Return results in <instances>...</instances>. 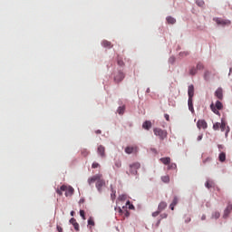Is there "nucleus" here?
<instances>
[{
  "label": "nucleus",
  "instance_id": "nucleus-29",
  "mask_svg": "<svg viewBox=\"0 0 232 232\" xmlns=\"http://www.w3.org/2000/svg\"><path fill=\"white\" fill-rule=\"evenodd\" d=\"M197 67H191L189 70V75H197Z\"/></svg>",
  "mask_w": 232,
  "mask_h": 232
},
{
  "label": "nucleus",
  "instance_id": "nucleus-14",
  "mask_svg": "<svg viewBox=\"0 0 232 232\" xmlns=\"http://www.w3.org/2000/svg\"><path fill=\"white\" fill-rule=\"evenodd\" d=\"M232 211V203H229L227 207V208L224 211V218H227V217H229V213H231Z\"/></svg>",
  "mask_w": 232,
  "mask_h": 232
},
{
  "label": "nucleus",
  "instance_id": "nucleus-48",
  "mask_svg": "<svg viewBox=\"0 0 232 232\" xmlns=\"http://www.w3.org/2000/svg\"><path fill=\"white\" fill-rule=\"evenodd\" d=\"M101 133H102V131H101V130H96L97 135H101Z\"/></svg>",
  "mask_w": 232,
  "mask_h": 232
},
{
  "label": "nucleus",
  "instance_id": "nucleus-2",
  "mask_svg": "<svg viewBox=\"0 0 232 232\" xmlns=\"http://www.w3.org/2000/svg\"><path fill=\"white\" fill-rule=\"evenodd\" d=\"M224 108V105L222 104V102H220V101H217L216 104H211L210 105V110L213 111V113H215L216 115H218L219 111L218 110H222Z\"/></svg>",
  "mask_w": 232,
  "mask_h": 232
},
{
  "label": "nucleus",
  "instance_id": "nucleus-6",
  "mask_svg": "<svg viewBox=\"0 0 232 232\" xmlns=\"http://www.w3.org/2000/svg\"><path fill=\"white\" fill-rule=\"evenodd\" d=\"M219 128H220L221 131H226L225 137H227V135L230 131V129H229V126H227V123H226V121L221 120V125Z\"/></svg>",
  "mask_w": 232,
  "mask_h": 232
},
{
  "label": "nucleus",
  "instance_id": "nucleus-30",
  "mask_svg": "<svg viewBox=\"0 0 232 232\" xmlns=\"http://www.w3.org/2000/svg\"><path fill=\"white\" fill-rule=\"evenodd\" d=\"M209 75H211V72L209 71H206L204 73L205 81H209Z\"/></svg>",
  "mask_w": 232,
  "mask_h": 232
},
{
  "label": "nucleus",
  "instance_id": "nucleus-1",
  "mask_svg": "<svg viewBox=\"0 0 232 232\" xmlns=\"http://www.w3.org/2000/svg\"><path fill=\"white\" fill-rule=\"evenodd\" d=\"M153 132L156 137H159L160 140H164V139H168V131L166 130H162L160 128H154Z\"/></svg>",
  "mask_w": 232,
  "mask_h": 232
},
{
  "label": "nucleus",
  "instance_id": "nucleus-23",
  "mask_svg": "<svg viewBox=\"0 0 232 232\" xmlns=\"http://www.w3.org/2000/svg\"><path fill=\"white\" fill-rule=\"evenodd\" d=\"M111 200H115V198H117L116 193L117 191L115 190V188H113V185H111Z\"/></svg>",
  "mask_w": 232,
  "mask_h": 232
},
{
  "label": "nucleus",
  "instance_id": "nucleus-40",
  "mask_svg": "<svg viewBox=\"0 0 232 232\" xmlns=\"http://www.w3.org/2000/svg\"><path fill=\"white\" fill-rule=\"evenodd\" d=\"M92 168L93 169H97V168H101V165H100L99 163H97V162H93L92 165Z\"/></svg>",
  "mask_w": 232,
  "mask_h": 232
},
{
  "label": "nucleus",
  "instance_id": "nucleus-31",
  "mask_svg": "<svg viewBox=\"0 0 232 232\" xmlns=\"http://www.w3.org/2000/svg\"><path fill=\"white\" fill-rule=\"evenodd\" d=\"M82 157H88L90 155V151H88V150H86V149H82Z\"/></svg>",
  "mask_w": 232,
  "mask_h": 232
},
{
  "label": "nucleus",
  "instance_id": "nucleus-55",
  "mask_svg": "<svg viewBox=\"0 0 232 232\" xmlns=\"http://www.w3.org/2000/svg\"><path fill=\"white\" fill-rule=\"evenodd\" d=\"M191 220V218H188V222Z\"/></svg>",
  "mask_w": 232,
  "mask_h": 232
},
{
  "label": "nucleus",
  "instance_id": "nucleus-25",
  "mask_svg": "<svg viewBox=\"0 0 232 232\" xmlns=\"http://www.w3.org/2000/svg\"><path fill=\"white\" fill-rule=\"evenodd\" d=\"M126 111V106H120L117 110L119 115H124V111Z\"/></svg>",
  "mask_w": 232,
  "mask_h": 232
},
{
  "label": "nucleus",
  "instance_id": "nucleus-34",
  "mask_svg": "<svg viewBox=\"0 0 232 232\" xmlns=\"http://www.w3.org/2000/svg\"><path fill=\"white\" fill-rule=\"evenodd\" d=\"M168 169H177V164L175 163H169L168 165Z\"/></svg>",
  "mask_w": 232,
  "mask_h": 232
},
{
  "label": "nucleus",
  "instance_id": "nucleus-32",
  "mask_svg": "<svg viewBox=\"0 0 232 232\" xmlns=\"http://www.w3.org/2000/svg\"><path fill=\"white\" fill-rule=\"evenodd\" d=\"M161 180L165 182V184H168L169 182V176H162Z\"/></svg>",
  "mask_w": 232,
  "mask_h": 232
},
{
  "label": "nucleus",
  "instance_id": "nucleus-8",
  "mask_svg": "<svg viewBox=\"0 0 232 232\" xmlns=\"http://www.w3.org/2000/svg\"><path fill=\"white\" fill-rule=\"evenodd\" d=\"M99 179H102V174H96V175L89 178L88 179L89 186H92V184H93L94 182H97L99 180Z\"/></svg>",
  "mask_w": 232,
  "mask_h": 232
},
{
  "label": "nucleus",
  "instance_id": "nucleus-16",
  "mask_svg": "<svg viewBox=\"0 0 232 232\" xmlns=\"http://www.w3.org/2000/svg\"><path fill=\"white\" fill-rule=\"evenodd\" d=\"M70 224H72V226H73L75 231H79L80 227H79V223H77V219H75L74 218H72L70 219Z\"/></svg>",
  "mask_w": 232,
  "mask_h": 232
},
{
  "label": "nucleus",
  "instance_id": "nucleus-22",
  "mask_svg": "<svg viewBox=\"0 0 232 232\" xmlns=\"http://www.w3.org/2000/svg\"><path fill=\"white\" fill-rule=\"evenodd\" d=\"M102 44L104 48H113L111 42H109L108 40H103Z\"/></svg>",
  "mask_w": 232,
  "mask_h": 232
},
{
  "label": "nucleus",
  "instance_id": "nucleus-49",
  "mask_svg": "<svg viewBox=\"0 0 232 232\" xmlns=\"http://www.w3.org/2000/svg\"><path fill=\"white\" fill-rule=\"evenodd\" d=\"M167 217H168V214H162V215H161V218H166Z\"/></svg>",
  "mask_w": 232,
  "mask_h": 232
},
{
  "label": "nucleus",
  "instance_id": "nucleus-50",
  "mask_svg": "<svg viewBox=\"0 0 232 232\" xmlns=\"http://www.w3.org/2000/svg\"><path fill=\"white\" fill-rule=\"evenodd\" d=\"M201 220H206V215H203V216L201 217Z\"/></svg>",
  "mask_w": 232,
  "mask_h": 232
},
{
  "label": "nucleus",
  "instance_id": "nucleus-51",
  "mask_svg": "<svg viewBox=\"0 0 232 232\" xmlns=\"http://www.w3.org/2000/svg\"><path fill=\"white\" fill-rule=\"evenodd\" d=\"M75 215V211H71V217H73Z\"/></svg>",
  "mask_w": 232,
  "mask_h": 232
},
{
  "label": "nucleus",
  "instance_id": "nucleus-9",
  "mask_svg": "<svg viewBox=\"0 0 232 232\" xmlns=\"http://www.w3.org/2000/svg\"><path fill=\"white\" fill-rule=\"evenodd\" d=\"M197 127L198 128V130H207L208 122H206L204 120H198L197 122Z\"/></svg>",
  "mask_w": 232,
  "mask_h": 232
},
{
  "label": "nucleus",
  "instance_id": "nucleus-39",
  "mask_svg": "<svg viewBox=\"0 0 232 232\" xmlns=\"http://www.w3.org/2000/svg\"><path fill=\"white\" fill-rule=\"evenodd\" d=\"M80 217H82V218L83 220H86V216H85L84 210H80Z\"/></svg>",
  "mask_w": 232,
  "mask_h": 232
},
{
  "label": "nucleus",
  "instance_id": "nucleus-46",
  "mask_svg": "<svg viewBox=\"0 0 232 232\" xmlns=\"http://www.w3.org/2000/svg\"><path fill=\"white\" fill-rule=\"evenodd\" d=\"M164 117H165L166 121H169V114H165Z\"/></svg>",
  "mask_w": 232,
  "mask_h": 232
},
{
  "label": "nucleus",
  "instance_id": "nucleus-43",
  "mask_svg": "<svg viewBox=\"0 0 232 232\" xmlns=\"http://www.w3.org/2000/svg\"><path fill=\"white\" fill-rule=\"evenodd\" d=\"M119 66H124V62L122 60H118Z\"/></svg>",
  "mask_w": 232,
  "mask_h": 232
},
{
  "label": "nucleus",
  "instance_id": "nucleus-5",
  "mask_svg": "<svg viewBox=\"0 0 232 232\" xmlns=\"http://www.w3.org/2000/svg\"><path fill=\"white\" fill-rule=\"evenodd\" d=\"M140 168V163L135 162L130 165V175H137V169Z\"/></svg>",
  "mask_w": 232,
  "mask_h": 232
},
{
  "label": "nucleus",
  "instance_id": "nucleus-19",
  "mask_svg": "<svg viewBox=\"0 0 232 232\" xmlns=\"http://www.w3.org/2000/svg\"><path fill=\"white\" fill-rule=\"evenodd\" d=\"M160 162H162V164H164L165 166H169V164L171 163V158L167 157V158H161Z\"/></svg>",
  "mask_w": 232,
  "mask_h": 232
},
{
  "label": "nucleus",
  "instance_id": "nucleus-24",
  "mask_svg": "<svg viewBox=\"0 0 232 232\" xmlns=\"http://www.w3.org/2000/svg\"><path fill=\"white\" fill-rule=\"evenodd\" d=\"M167 23L169 24H175L177 23V20L175 18H173L172 16H168Z\"/></svg>",
  "mask_w": 232,
  "mask_h": 232
},
{
  "label": "nucleus",
  "instance_id": "nucleus-15",
  "mask_svg": "<svg viewBox=\"0 0 232 232\" xmlns=\"http://www.w3.org/2000/svg\"><path fill=\"white\" fill-rule=\"evenodd\" d=\"M188 99H193L195 95V87L193 85H189L188 89Z\"/></svg>",
  "mask_w": 232,
  "mask_h": 232
},
{
  "label": "nucleus",
  "instance_id": "nucleus-13",
  "mask_svg": "<svg viewBox=\"0 0 232 232\" xmlns=\"http://www.w3.org/2000/svg\"><path fill=\"white\" fill-rule=\"evenodd\" d=\"M215 97L219 99V101H222L224 99V93H223L222 88L217 89V91L215 92Z\"/></svg>",
  "mask_w": 232,
  "mask_h": 232
},
{
  "label": "nucleus",
  "instance_id": "nucleus-52",
  "mask_svg": "<svg viewBox=\"0 0 232 232\" xmlns=\"http://www.w3.org/2000/svg\"><path fill=\"white\" fill-rule=\"evenodd\" d=\"M202 135H199L198 137V140H200L201 139H202Z\"/></svg>",
  "mask_w": 232,
  "mask_h": 232
},
{
  "label": "nucleus",
  "instance_id": "nucleus-7",
  "mask_svg": "<svg viewBox=\"0 0 232 232\" xmlns=\"http://www.w3.org/2000/svg\"><path fill=\"white\" fill-rule=\"evenodd\" d=\"M106 186V181L100 178L98 181H96V188L98 189L99 193H102V187Z\"/></svg>",
  "mask_w": 232,
  "mask_h": 232
},
{
  "label": "nucleus",
  "instance_id": "nucleus-41",
  "mask_svg": "<svg viewBox=\"0 0 232 232\" xmlns=\"http://www.w3.org/2000/svg\"><path fill=\"white\" fill-rule=\"evenodd\" d=\"M208 162H211V157H208L203 160V164H207Z\"/></svg>",
  "mask_w": 232,
  "mask_h": 232
},
{
  "label": "nucleus",
  "instance_id": "nucleus-35",
  "mask_svg": "<svg viewBox=\"0 0 232 232\" xmlns=\"http://www.w3.org/2000/svg\"><path fill=\"white\" fill-rule=\"evenodd\" d=\"M196 5H198V6H204L205 3L204 0H196Z\"/></svg>",
  "mask_w": 232,
  "mask_h": 232
},
{
  "label": "nucleus",
  "instance_id": "nucleus-36",
  "mask_svg": "<svg viewBox=\"0 0 232 232\" xmlns=\"http://www.w3.org/2000/svg\"><path fill=\"white\" fill-rule=\"evenodd\" d=\"M197 70H204V63H198V64H197Z\"/></svg>",
  "mask_w": 232,
  "mask_h": 232
},
{
  "label": "nucleus",
  "instance_id": "nucleus-37",
  "mask_svg": "<svg viewBox=\"0 0 232 232\" xmlns=\"http://www.w3.org/2000/svg\"><path fill=\"white\" fill-rule=\"evenodd\" d=\"M88 226H95V221L93 220V218H90L88 219Z\"/></svg>",
  "mask_w": 232,
  "mask_h": 232
},
{
  "label": "nucleus",
  "instance_id": "nucleus-20",
  "mask_svg": "<svg viewBox=\"0 0 232 232\" xmlns=\"http://www.w3.org/2000/svg\"><path fill=\"white\" fill-rule=\"evenodd\" d=\"M142 129L150 130L151 129V121H146L145 122H143Z\"/></svg>",
  "mask_w": 232,
  "mask_h": 232
},
{
  "label": "nucleus",
  "instance_id": "nucleus-33",
  "mask_svg": "<svg viewBox=\"0 0 232 232\" xmlns=\"http://www.w3.org/2000/svg\"><path fill=\"white\" fill-rule=\"evenodd\" d=\"M220 125L221 123L220 122H216L214 125H213V130H215L216 131L220 130Z\"/></svg>",
  "mask_w": 232,
  "mask_h": 232
},
{
  "label": "nucleus",
  "instance_id": "nucleus-26",
  "mask_svg": "<svg viewBox=\"0 0 232 232\" xmlns=\"http://www.w3.org/2000/svg\"><path fill=\"white\" fill-rule=\"evenodd\" d=\"M206 188H208V189H210V188H214L215 187V182L211 181V180H208L205 184Z\"/></svg>",
  "mask_w": 232,
  "mask_h": 232
},
{
  "label": "nucleus",
  "instance_id": "nucleus-11",
  "mask_svg": "<svg viewBox=\"0 0 232 232\" xmlns=\"http://www.w3.org/2000/svg\"><path fill=\"white\" fill-rule=\"evenodd\" d=\"M137 151H139V148H137V146L127 147L125 149V153H127L128 155H131V153H137Z\"/></svg>",
  "mask_w": 232,
  "mask_h": 232
},
{
  "label": "nucleus",
  "instance_id": "nucleus-17",
  "mask_svg": "<svg viewBox=\"0 0 232 232\" xmlns=\"http://www.w3.org/2000/svg\"><path fill=\"white\" fill-rule=\"evenodd\" d=\"M166 208H168V203H166L165 201H161L158 206V211L162 213V211H164Z\"/></svg>",
  "mask_w": 232,
  "mask_h": 232
},
{
  "label": "nucleus",
  "instance_id": "nucleus-3",
  "mask_svg": "<svg viewBox=\"0 0 232 232\" xmlns=\"http://www.w3.org/2000/svg\"><path fill=\"white\" fill-rule=\"evenodd\" d=\"M213 21H215V23H217L218 26H229V24H231L230 20H226L218 17L213 18Z\"/></svg>",
  "mask_w": 232,
  "mask_h": 232
},
{
  "label": "nucleus",
  "instance_id": "nucleus-4",
  "mask_svg": "<svg viewBox=\"0 0 232 232\" xmlns=\"http://www.w3.org/2000/svg\"><path fill=\"white\" fill-rule=\"evenodd\" d=\"M61 191H65V197H72L73 195V188L72 187H67L65 185H63L61 187Z\"/></svg>",
  "mask_w": 232,
  "mask_h": 232
},
{
  "label": "nucleus",
  "instance_id": "nucleus-12",
  "mask_svg": "<svg viewBox=\"0 0 232 232\" xmlns=\"http://www.w3.org/2000/svg\"><path fill=\"white\" fill-rule=\"evenodd\" d=\"M97 152L100 154L102 159H104V157H106V149L104 148V146L100 145L97 149Z\"/></svg>",
  "mask_w": 232,
  "mask_h": 232
},
{
  "label": "nucleus",
  "instance_id": "nucleus-28",
  "mask_svg": "<svg viewBox=\"0 0 232 232\" xmlns=\"http://www.w3.org/2000/svg\"><path fill=\"white\" fill-rule=\"evenodd\" d=\"M220 162H226V152H221L218 156Z\"/></svg>",
  "mask_w": 232,
  "mask_h": 232
},
{
  "label": "nucleus",
  "instance_id": "nucleus-47",
  "mask_svg": "<svg viewBox=\"0 0 232 232\" xmlns=\"http://www.w3.org/2000/svg\"><path fill=\"white\" fill-rule=\"evenodd\" d=\"M57 231L58 232H63V228L60 226H57Z\"/></svg>",
  "mask_w": 232,
  "mask_h": 232
},
{
  "label": "nucleus",
  "instance_id": "nucleus-10",
  "mask_svg": "<svg viewBox=\"0 0 232 232\" xmlns=\"http://www.w3.org/2000/svg\"><path fill=\"white\" fill-rule=\"evenodd\" d=\"M124 80V72H118L117 74L114 76L115 82H121Z\"/></svg>",
  "mask_w": 232,
  "mask_h": 232
},
{
  "label": "nucleus",
  "instance_id": "nucleus-53",
  "mask_svg": "<svg viewBox=\"0 0 232 232\" xmlns=\"http://www.w3.org/2000/svg\"><path fill=\"white\" fill-rule=\"evenodd\" d=\"M115 165L117 166V168H121V163H116Z\"/></svg>",
  "mask_w": 232,
  "mask_h": 232
},
{
  "label": "nucleus",
  "instance_id": "nucleus-45",
  "mask_svg": "<svg viewBox=\"0 0 232 232\" xmlns=\"http://www.w3.org/2000/svg\"><path fill=\"white\" fill-rule=\"evenodd\" d=\"M127 206H129L130 209H133V205H130V201H127Z\"/></svg>",
  "mask_w": 232,
  "mask_h": 232
},
{
  "label": "nucleus",
  "instance_id": "nucleus-38",
  "mask_svg": "<svg viewBox=\"0 0 232 232\" xmlns=\"http://www.w3.org/2000/svg\"><path fill=\"white\" fill-rule=\"evenodd\" d=\"M212 218H220V212H214L212 214Z\"/></svg>",
  "mask_w": 232,
  "mask_h": 232
},
{
  "label": "nucleus",
  "instance_id": "nucleus-44",
  "mask_svg": "<svg viewBox=\"0 0 232 232\" xmlns=\"http://www.w3.org/2000/svg\"><path fill=\"white\" fill-rule=\"evenodd\" d=\"M63 191H64V190H61V187H60V189H57V190H56V193H57L58 195L62 196V195H63Z\"/></svg>",
  "mask_w": 232,
  "mask_h": 232
},
{
  "label": "nucleus",
  "instance_id": "nucleus-27",
  "mask_svg": "<svg viewBox=\"0 0 232 232\" xmlns=\"http://www.w3.org/2000/svg\"><path fill=\"white\" fill-rule=\"evenodd\" d=\"M119 213L121 215H124V217H130V211L128 210H123L122 208H119Z\"/></svg>",
  "mask_w": 232,
  "mask_h": 232
},
{
  "label": "nucleus",
  "instance_id": "nucleus-18",
  "mask_svg": "<svg viewBox=\"0 0 232 232\" xmlns=\"http://www.w3.org/2000/svg\"><path fill=\"white\" fill-rule=\"evenodd\" d=\"M188 105L189 111H191V113H195V109L193 108V99L188 98Z\"/></svg>",
  "mask_w": 232,
  "mask_h": 232
},
{
  "label": "nucleus",
  "instance_id": "nucleus-54",
  "mask_svg": "<svg viewBox=\"0 0 232 232\" xmlns=\"http://www.w3.org/2000/svg\"><path fill=\"white\" fill-rule=\"evenodd\" d=\"M80 202H84V200L82 199V200H80Z\"/></svg>",
  "mask_w": 232,
  "mask_h": 232
},
{
  "label": "nucleus",
  "instance_id": "nucleus-21",
  "mask_svg": "<svg viewBox=\"0 0 232 232\" xmlns=\"http://www.w3.org/2000/svg\"><path fill=\"white\" fill-rule=\"evenodd\" d=\"M179 204V198L174 197L172 203L170 204V209L173 211L175 209V207Z\"/></svg>",
  "mask_w": 232,
  "mask_h": 232
},
{
  "label": "nucleus",
  "instance_id": "nucleus-42",
  "mask_svg": "<svg viewBox=\"0 0 232 232\" xmlns=\"http://www.w3.org/2000/svg\"><path fill=\"white\" fill-rule=\"evenodd\" d=\"M159 215H160V210H157V211H155V212H153L152 213V217H159Z\"/></svg>",
  "mask_w": 232,
  "mask_h": 232
}]
</instances>
